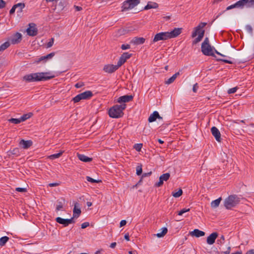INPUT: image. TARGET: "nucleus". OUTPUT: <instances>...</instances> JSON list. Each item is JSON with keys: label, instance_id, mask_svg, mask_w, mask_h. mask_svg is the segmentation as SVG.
I'll list each match as a JSON object with an SVG mask.
<instances>
[{"label": "nucleus", "instance_id": "obj_13", "mask_svg": "<svg viewBox=\"0 0 254 254\" xmlns=\"http://www.w3.org/2000/svg\"><path fill=\"white\" fill-rule=\"evenodd\" d=\"M236 8L243 9L244 7L249 8V0H240L236 3Z\"/></svg>", "mask_w": 254, "mask_h": 254}, {"label": "nucleus", "instance_id": "obj_39", "mask_svg": "<svg viewBox=\"0 0 254 254\" xmlns=\"http://www.w3.org/2000/svg\"><path fill=\"white\" fill-rule=\"evenodd\" d=\"M65 5V2L63 0H60V1L58 3V7L61 9L63 10Z\"/></svg>", "mask_w": 254, "mask_h": 254}, {"label": "nucleus", "instance_id": "obj_17", "mask_svg": "<svg viewBox=\"0 0 254 254\" xmlns=\"http://www.w3.org/2000/svg\"><path fill=\"white\" fill-rule=\"evenodd\" d=\"M133 99L132 95H126L120 97L117 100V102L119 103H127L131 101Z\"/></svg>", "mask_w": 254, "mask_h": 254}, {"label": "nucleus", "instance_id": "obj_20", "mask_svg": "<svg viewBox=\"0 0 254 254\" xmlns=\"http://www.w3.org/2000/svg\"><path fill=\"white\" fill-rule=\"evenodd\" d=\"M145 39L143 37H134L130 41L134 45H138L142 44L145 42Z\"/></svg>", "mask_w": 254, "mask_h": 254}, {"label": "nucleus", "instance_id": "obj_64", "mask_svg": "<svg viewBox=\"0 0 254 254\" xmlns=\"http://www.w3.org/2000/svg\"><path fill=\"white\" fill-rule=\"evenodd\" d=\"M246 254H254V250H250L248 251Z\"/></svg>", "mask_w": 254, "mask_h": 254}, {"label": "nucleus", "instance_id": "obj_2", "mask_svg": "<svg viewBox=\"0 0 254 254\" xmlns=\"http://www.w3.org/2000/svg\"><path fill=\"white\" fill-rule=\"evenodd\" d=\"M182 28H175L171 32H160L156 34L152 40V43H156L161 40H167L177 37L181 33Z\"/></svg>", "mask_w": 254, "mask_h": 254}, {"label": "nucleus", "instance_id": "obj_41", "mask_svg": "<svg viewBox=\"0 0 254 254\" xmlns=\"http://www.w3.org/2000/svg\"><path fill=\"white\" fill-rule=\"evenodd\" d=\"M23 5L20 4H14L11 9L10 10L9 13L10 14H13L14 13L15 9H16V6H21Z\"/></svg>", "mask_w": 254, "mask_h": 254}, {"label": "nucleus", "instance_id": "obj_6", "mask_svg": "<svg viewBox=\"0 0 254 254\" xmlns=\"http://www.w3.org/2000/svg\"><path fill=\"white\" fill-rule=\"evenodd\" d=\"M140 3V0H127L122 4V11H127L132 9Z\"/></svg>", "mask_w": 254, "mask_h": 254}, {"label": "nucleus", "instance_id": "obj_15", "mask_svg": "<svg viewBox=\"0 0 254 254\" xmlns=\"http://www.w3.org/2000/svg\"><path fill=\"white\" fill-rule=\"evenodd\" d=\"M211 132L215 139L218 142H221V134L218 129L215 127H213L211 128Z\"/></svg>", "mask_w": 254, "mask_h": 254}, {"label": "nucleus", "instance_id": "obj_11", "mask_svg": "<svg viewBox=\"0 0 254 254\" xmlns=\"http://www.w3.org/2000/svg\"><path fill=\"white\" fill-rule=\"evenodd\" d=\"M27 34L31 36H34L37 34V29L34 23H30L29 27L26 30Z\"/></svg>", "mask_w": 254, "mask_h": 254}, {"label": "nucleus", "instance_id": "obj_54", "mask_svg": "<svg viewBox=\"0 0 254 254\" xmlns=\"http://www.w3.org/2000/svg\"><path fill=\"white\" fill-rule=\"evenodd\" d=\"M233 8H236V6L235 3L233 4L228 6L226 8V10H229L232 9Z\"/></svg>", "mask_w": 254, "mask_h": 254}, {"label": "nucleus", "instance_id": "obj_57", "mask_svg": "<svg viewBox=\"0 0 254 254\" xmlns=\"http://www.w3.org/2000/svg\"><path fill=\"white\" fill-rule=\"evenodd\" d=\"M59 185H60V184L58 183H50L49 184V186H50L51 187H57Z\"/></svg>", "mask_w": 254, "mask_h": 254}, {"label": "nucleus", "instance_id": "obj_45", "mask_svg": "<svg viewBox=\"0 0 254 254\" xmlns=\"http://www.w3.org/2000/svg\"><path fill=\"white\" fill-rule=\"evenodd\" d=\"M81 100H82L81 96H80V94L76 95L75 97H74L72 100L74 101V103H77L79 102Z\"/></svg>", "mask_w": 254, "mask_h": 254}, {"label": "nucleus", "instance_id": "obj_19", "mask_svg": "<svg viewBox=\"0 0 254 254\" xmlns=\"http://www.w3.org/2000/svg\"><path fill=\"white\" fill-rule=\"evenodd\" d=\"M19 145L21 146L24 149H27L32 145V141L31 140H25L21 139L19 143Z\"/></svg>", "mask_w": 254, "mask_h": 254}, {"label": "nucleus", "instance_id": "obj_26", "mask_svg": "<svg viewBox=\"0 0 254 254\" xmlns=\"http://www.w3.org/2000/svg\"><path fill=\"white\" fill-rule=\"evenodd\" d=\"M180 74V72H177L175 74H174L172 77L169 78L168 79L165 81V83L166 84H170L172 83L177 77Z\"/></svg>", "mask_w": 254, "mask_h": 254}, {"label": "nucleus", "instance_id": "obj_40", "mask_svg": "<svg viewBox=\"0 0 254 254\" xmlns=\"http://www.w3.org/2000/svg\"><path fill=\"white\" fill-rule=\"evenodd\" d=\"M86 180L87 181L89 182H91V183H99V182H101V180H95L90 177H88L87 176L86 177Z\"/></svg>", "mask_w": 254, "mask_h": 254}, {"label": "nucleus", "instance_id": "obj_24", "mask_svg": "<svg viewBox=\"0 0 254 254\" xmlns=\"http://www.w3.org/2000/svg\"><path fill=\"white\" fill-rule=\"evenodd\" d=\"M190 234L192 236H195L196 237H199L204 236L205 233L198 229H194L193 231L190 232Z\"/></svg>", "mask_w": 254, "mask_h": 254}, {"label": "nucleus", "instance_id": "obj_30", "mask_svg": "<svg viewBox=\"0 0 254 254\" xmlns=\"http://www.w3.org/2000/svg\"><path fill=\"white\" fill-rule=\"evenodd\" d=\"M221 199V197H219L218 199L212 201L211 203V207L213 208H217L220 204Z\"/></svg>", "mask_w": 254, "mask_h": 254}, {"label": "nucleus", "instance_id": "obj_5", "mask_svg": "<svg viewBox=\"0 0 254 254\" xmlns=\"http://www.w3.org/2000/svg\"><path fill=\"white\" fill-rule=\"evenodd\" d=\"M201 52L205 56H214L212 48L209 44V40L208 37H206L201 44Z\"/></svg>", "mask_w": 254, "mask_h": 254}, {"label": "nucleus", "instance_id": "obj_28", "mask_svg": "<svg viewBox=\"0 0 254 254\" xmlns=\"http://www.w3.org/2000/svg\"><path fill=\"white\" fill-rule=\"evenodd\" d=\"M158 7V4L154 2L149 1L148 2L147 4L144 7V9L145 10H148L151 8H157Z\"/></svg>", "mask_w": 254, "mask_h": 254}, {"label": "nucleus", "instance_id": "obj_63", "mask_svg": "<svg viewBox=\"0 0 254 254\" xmlns=\"http://www.w3.org/2000/svg\"><path fill=\"white\" fill-rule=\"evenodd\" d=\"M74 8L76 9V11H80L82 10V7L80 6L74 5Z\"/></svg>", "mask_w": 254, "mask_h": 254}, {"label": "nucleus", "instance_id": "obj_34", "mask_svg": "<svg viewBox=\"0 0 254 254\" xmlns=\"http://www.w3.org/2000/svg\"><path fill=\"white\" fill-rule=\"evenodd\" d=\"M64 153V151H61L60 152L50 155L48 158L50 159H55L59 158Z\"/></svg>", "mask_w": 254, "mask_h": 254}, {"label": "nucleus", "instance_id": "obj_62", "mask_svg": "<svg viewBox=\"0 0 254 254\" xmlns=\"http://www.w3.org/2000/svg\"><path fill=\"white\" fill-rule=\"evenodd\" d=\"M181 210H182L183 213L184 214L185 212H187L190 211V208H183Z\"/></svg>", "mask_w": 254, "mask_h": 254}, {"label": "nucleus", "instance_id": "obj_29", "mask_svg": "<svg viewBox=\"0 0 254 254\" xmlns=\"http://www.w3.org/2000/svg\"><path fill=\"white\" fill-rule=\"evenodd\" d=\"M8 155L10 157L12 155L18 156L20 155L19 149L18 148H14L12 150L9 151L8 152Z\"/></svg>", "mask_w": 254, "mask_h": 254}, {"label": "nucleus", "instance_id": "obj_38", "mask_svg": "<svg viewBox=\"0 0 254 254\" xmlns=\"http://www.w3.org/2000/svg\"><path fill=\"white\" fill-rule=\"evenodd\" d=\"M8 121L11 123H13L14 124H18L21 122L20 118L19 119H14L11 118L8 120Z\"/></svg>", "mask_w": 254, "mask_h": 254}, {"label": "nucleus", "instance_id": "obj_10", "mask_svg": "<svg viewBox=\"0 0 254 254\" xmlns=\"http://www.w3.org/2000/svg\"><path fill=\"white\" fill-rule=\"evenodd\" d=\"M132 56L131 54L126 52L124 53L120 57L117 64L118 66L121 67L127 59H129Z\"/></svg>", "mask_w": 254, "mask_h": 254}, {"label": "nucleus", "instance_id": "obj_43", "mask_svg": "<svg viewBox=\"0 0 254 254\" xmlns=\"http://www.w3.org/2000/svg\"><path fill=\"white\" fill-rule=\"evenodd\" d=\"M225 242V238L223 235H221L219 239L217 240V243L218 244L222 245Z\"/></svg>", "mask_w": 254, "mask_h": 254}, {"label": "nucleus", "instance_id": "obj_33", "mask_svg": "<svg viewBox=\"0 0 254 254\" xmlns=\"http://www.w3.org/2000/svg\"><path fill=\"white\" fill-rule=\"evenodd\" d=\"M32 115H33V114L32 113H29L28 114L23 115L20 118L21 122H24L25 120L29 119L30 117H32Z\"/></svg>", "mask_w": 254, "mask_h": 254}, {"label": "nucleus", "instance_id": "obj_47", "mask_svg": "<svg viewBox=\"0 0 254 254\" xmlns=\"http://www.w3.org/2000/svg\"><path fill=\"white\" fill-rule=\"evenodd\" d=\"M54 39L53 38H51L50 40V41L47 43V48H49L51 47L54 44Z\"/></svg>", "mask_w": 254, "mask_h": 254}, {"label": "nucleus", "instance_id": "obj_46", "mask_svg": "<svg viewBox=\"0 0 254 254\" xmlns=\"http://www.w3.org/2000/svg\"><path fill=\"white\" fill-rule=\"evenodd\" d=\"M142 146V144L137 143V144H134V148L135 149V150L136 151H140Z\"/></svg>", "mask_w": 254, "mask_h": 254}, {"label": "nucleus", "instance_id": "obj_31", "mask_svg": "<svg viewBox=\"0 0 254 254\" xmlns=\"http://www.w3.org/2000/svg\"><path fill=\"white\" fill-rule=\"evenodd\" d=\"M55 55V53L53 52L51 53L46 56H42L39 59V60L37 61V63H39L42 61L45 60L49 59H51L52 57H53Z\"/></svg>", "mask_w": 254, "mask_h": 254}, {"label": "nucleus", "instance_id": "obj_35", "mask_svg": "<svg viewBox=\"0 0 254 254\" xmlns=\"http://www.w3.org/2000/svg\"><path fill=\"white\" fill-rule=\"evenodd\" d=\"M9 46H10V43L8 41L5 42V43H3L0 46V52L4 51L6 49H7L8 47H9Z\"/></svg>", "mask_w": 254, "mask_h": 254}, {"label": "nucleus", "instance_id": "obj_58", "mask_svg": "<svg viewBox=\"0 0 254 254\" xmlns=\"http://www.w3.org/2000/svg\"><path fill=\"white\" fill-rule=\"evenodd\" d=\"M220 61H222L225 63H228V64H233V62L231 61H229V60H225V59H220Z\"/></svg>", "mask_w": 254, "mask_h": 254}, {"label": "nucleus", "instance_id": "obj_36", "mask_svg": "<svg viewBox=\"0 0 254 254\" xmlns=\"http://www.w3.org/2000/svg\"><path fill=\"white\" fill-rule=\"evenodd\" d=\"M9 238L7 236H4L0 238V246H3L8 241Z\"/></svg>", "mask_w": 254, "mask_h": 254}, {"label": "nucleus", "instance_id": "obj_44", "mask_svg": "<svg viewBox=\"0 0 254 254\" xmlns=\"http://www.w3.org/2000/svg\"><path fill=\"white\" fill-rule=\"evenodd\" d=\"M136 174L138 176L142 174V172L141 165L137 166L136 168Z\"/></svg>", "mask_w": 254, "mask_h": 254}, {"label": "nucleus", "instance_id": "obj_49", "mask_svg": "<svg viewBox=\"0 0 254 254\" xmlns=\"http://www.w3.org/2000/svg\"><path fill=\"white\" fill-rule=\"evenodd\" d=\"M15 190L18 192H26L27 191V189L26 188H16L15 189Z\"/></svg>", "mask_w": 254, "mask_h": 254}, {"label": "nucleus", "instance_id": "obj_61", "mask_svg": "<svg viewBox=\"0 0 254 254\" xmlns=\"http://www.w3.org/2000/svg\"><path fill=\"white\" fill-rule=\"evenodd\" d=\"M83 84L82 83H77L75 85V86L78 88H80L82 86H83Z\"/></svg>", "mask_w": 254, "mask_h": 254}, {"label": "nucleus", "instance_id": "obj_14", "mask_svg": "<svg viewBox=\"0 0 254 254\" xmlns=\"http://www.w3.org/2000/svg\"><path fill=\"white\" fill-rule=\"evenodd\" d=\"M81 211L80 208V204L76 202L74 203V208L73 209V219L74 218H77L79 217L80 215L81 214Z\"/></svg>", "mask_w": 254, "mask_h": 254}, {"label": "nucleus", "instance_id": "obj_22", "mask_svg": "<svg viewBox=\"0 0 254 254\" xmlns=\"http://www.w3.org/2000/svg\"><path fill=\"white\" fill-rule=\"evenodd\" d=\"M57 202V204L56 205V211H58L64 208L65 200L64 198H62L61 199L58 200Z\"/></svg>", "mask_w": 254, "mask_h": 254}, {"label": "nucleus", "instance_id": "obj_23", "mask_svg": "<svg viewBox=\"0 0 254 254\" xmlns=\"http://www.w3.org/2000/svg\"><path fill=\"white\" fill-rule=\"evenodd\" d=\"M82 99H88L93 96V94L90 91H86L80 94Z\"/></svg>", "mask_w": 254, "mask_h": 254}, {"label": "nucleus", "instance_id": "obj_9", "mask_svg": "<svg viewBox=\"0 0 254 254\" xmlns=\"http://www.w3.org/2000/svg\"><path fill=\"white\" fill-rule=\"evenodd\" d=\"M119 66L118 65H114L111 64H108L104 65L103 67V70L108 73H112L116 71Z\"/></svg>", "mask_w": 254, "mask_h": 254}, {"label": "nucleus", "instance_id": "obj_1", "mask_svg": "<svg viewBox=\"0 0 254 254\" xmlns=\"http://www.w3.org/2000/svg\"><path fill=\"white\" fill-rule=\"evenodd\" d=\"M50 72H37L25 75L23 77V80L27 82L45 81L55 77L54 75H50Z\"/></svg>", "mask_w": 254, "mask_h": 254}, {"label": "nucleus", "instance_id": "obj_55", "mask_svg": "<svg viewBox=\"0 0 254 254\" xmlns=\"http://www.w3.org/2000/svg\"><path fill=\"white\" fill-rule=\"evenodd\" d=\"M5 6V2L3 0H0V8H2Z\"/></svg>", "mask_w": 254, "mask_h": 254}, {"label": "nucleus", "instance_id": "obj_3", "mask_svg": "<svg viewBox=\"0 0 254 254\" xmlns=\"http://www.w3.org/2000/svg\"><path fill=\"white\" fill-rule=\"evenodd\" d=\"M126 108L125 104H122L120 105H116L111 108L109 110V115L113 118H119L124 115L123 110Z\"/></svg>", "mask_w": 254, "mask_h": 254}, {"label": "nucleus", "instance_id": "obj_59", "mask_svg": "<svg viewBox=\"0 0 254 254\" xmlns=\"http://www.w3.org/2000/svg\"><path fill=\"white\" fill-rule=\"evenodd\" d=\"M127 224V221L125 220H123L120 222V227H123Z\"/></svg>", "mask_w": 254, "mask_h": 254}, {"label": "nucleus", "instance_id": "obj_32", "mask_svg": "<svg viewBox=\"0 0 254 254\" xmlns=\"http://www.w3.org/2000/svg\"><path fill=\"white\" fill-rule=\"evenodd\" d=\"M167 231H168L167 228L164 227V228H162L161 232L158 233L157 234H156L155 235L158 238H161V237H163L164 236H165L167 234Z\"/></svg>", "mask_w": 254, "mask_h": 254}, {"label": "nucleus", "instance_id": "obj_48", "mask_svg": "<svg viewBox=\"0 0 254 254\" xmlns=\"http://www.w3.org/2000/svg\"><path fill=\"white\" fill-rule=\"evenodd\" d=\"M238 89L237 87H235L232 88H230L228 90V94H232L235 93Z\"/></svg>", "mask_w": 254, "mask_h": 254}, {"label": "nucleus", "instance_id": "obj_4", "mask_svg": "<svg viewBox=\"0 0 254 254\" xmlns=\"http://www.w3.org/2000/svg\"><path fill=\"white\" fill-rule=\"evenodd\" d=\"M240 201V198L237 195H230L225 199L224 205L226 209H231L238 205Z\"/></svg>", "mask_w": 254, "mask_h": 254}, {"label": "nucleus", "instance_id": "obj_42", "mask_svg": "<svg viewBox=\"0 0 254 254\" xmlns=\"http://www.w3.org/2000/svg\"><path fill=\"white\" fill-rule=\"evenodd\" d=\"M17 4H20L23 5L21 6H16V9H17V12H21L22 11L23 9L25 7V5L24 3H22V2L18 3Z\"/></svg>", "mask_w": 254, "mask_h": 254}, {"label": "nucleus", "instance_id": "obj_60", "mask_svg": "<svg viewBox=\"0 0 254 254\" xmlns=\"http://www.w3.org/2000/svg\"><path fill=\"white\" fill-rule=\"evenodd\" d=\"M151 174H152L151 172H150L147 173H144L142 176V178L147 177V176H149L151 175Z\"/></svg>", "mask_w": 254, "mask_h": 254}, {"label": "nucleus", "instance_id": "obj_52", "mask_svg": "<svg viewBox=\"0 0 254 254\" xmlns=\"http://www.w3.org/2000/svg\"><path fill=\"white\" fill-rule=\"evenodd\" d=\"M199 86L197 83H195L193 85L192 88V91L193 92L196 93L197 91Z\"/></svg>", "mask_w": 254, "mask_h": 254}, {"label": "nucleus", "instance_id": "obj_8", "mask_svg": "<svg viewBox=\"0 0 254 254\" xmlns=\"http://www.w3.org/2000/svg\"><path fill=\"white\" fill-rule=\"evenodd\" d=\"M56 221L59 224H63L64 227L67 226L69 224L74 223V221L73 220V218H71L70 219H64L58 217L56 218Z\"/></svg>", "mask_w": 254, "mask_h": 254}, {"label": "nucleus", "instance_id": "obj_18", "mask_svg": "<svg viewBox=\"0 0 254 254\" xmlns=\"http://www.w3.org/2000/svg\"><path fill=\"white\" fill-rule=\"evenodd\" d=\"M22 39V35L20 33H16L11 38V44H16L19 43Z\"/></svg>", "mask_w": 254, "mask_h": 254}, {"label": "nucleus", "instance_id": "obj_51", "mask_svg": "<svg viewBox=\"0 0 254 254\" xmlns=\"http://www.w3.org/2000/svg\"><path fill=\"white\" fill-rule=\"evenodd\" d=\"M130 48V45H128V44H127V45L123 44L121 46V49L123 50H125L129 49Z\"/></svg>", "mask_w": 254, "mask_h": 254}, {"label": "nucleus", "instance_id": "obj_16", "mask_svg": "<svg viewBox=\"0 0 254 254\" xmlns=\"http://www.w3.org/2000/svg\"><path fill=\"white\" fill-rule=\"evenodd\" d=\"M218 237V233L217 232H213L211 233L207 238L206 242L208 245H211L215 243L216 239Z\"/></svg>", "mask_w": 254, "mask_h": 254}, {"label": "nucleus", "instance_id": "obj_37", "mask_svg": "<svg viewBox=\"0 0 254 254\" xmlns=\"http://www.w3.org/2000/svg\"><path fill=\"white\" fill-rule=\"evenodd\" d=\"M182 194L183 190H182V189H179V190L177 192H172V195L176 198L180 197L182 195Z\"/></svg>", "mask_w": 254, "mask_h": 254}, {"label": "nucleus", "instance_id": "obj_50", "mask_svg": "<svg viewBox=\"0 0 254 254\" xmlns=\"http://www.w3.org/2000/svg\"><path fill=\"white\" fill-rule=\"evenodd\" d=\"M246 29L249 33L251 34L253 33V28L251 25H246Z\"/></svg>", "mask_w": 254, "mask_h": 254}, {"label": "nucleus", "instance_id": "obj_25", "mask_svg": "<svg viewBox=\"0 0 254 254\" xmlns=\"http://www.w3.org/2000/svg\"><path fill=\"white\" fill-rule=\"evenodd\" d=\"M77 157H78V158L80 160V161H82L83 162H90L92 160V158H89L86 156H85V155H83V154H77Z\"/></svg>", "mask_w": 254, "mask_h": 254}, {"label": "nucleus", "instance_id": "obj_7", "mask_svg": "<svg viewBox=\"0 0 254 254\" xmlns=\"http://www.w3.org/2000/svg\"><path fill=\"white\" fill-rule=\"evenodd\" d=\"M207 23L206 22H201L199 24L194 28V30L192 33L191 37L194 38L197 35H198L200 33H201V31H203V28L206 25Z\"/></svg>", "mask_w": 254, "mask_h": 254}, {"label": "nucleus", "instance_id": "obj_21", "mask_svg": "<svg viewBox=\"0 0 254 254\" xmlns=\"http://www.w3.org/2000/svg\"><path fill=\"white\" fill-rule=\"evenodd\" d=\"M157 119H162V118L160 116L158 112L154 111L149 116V117L148 118V121L150 123H152V122L155 121Z\"/></svg>", "mask_w": 254, "mask_h": 254}, {"label": "nucleus", "instance_id": "obj_12", "mask_svg": "<svg viewBox=\"0 0 254 254\" xmlns=\"http://www.w3.org/2000/svg\"><path fill=\"white\" fill-rule=\"evenodd\" d=\"M170 175L169 173H167L161 175L159 177V181L155 184L156 187H160L163 184L164 181H167L170 178Z\"/></svg>", "mask_w": 254, "mask_h": 254}, {"label": "nucleus", "instance_id": "obj_27", "mask_svg": "<svg viewBox=\"0 0 254 254\" xmlns=\"http://www.w3.org/2000/svg\"><path fill=\"white\" fill-rule=\"evenodd\" d=\"M204 30L201 31V33H200V34L198 35V37L192 41V44L195 45L201 41L204 36Z\"/></svg>", "mask_w": 254, "mask_h": 254}, {"label": "nucleus", "instance_id": "obj_53", "mask_svg": "<svg viewBox=\"0 0 254 254\" xmlns=\"http://www.w3.org/2000/svg\"><path fill=\"white\" fill-rule=\"evenodd\" d=\"M89 226V223L87 222L83 223L81 225L82 229H85Z\"/></svg>", "mask_w": 254, "mask_h": 254}, {"label": "nucleus", "instance_id": "obj_56", "mask_svg": "<svg viewBox=\"0 0 254 254\" xmlns=\"http://www.w3.org/2000/svg\"><path fill=\"white\" fill-rule=\"evenodd\" d=\"M249 8L254 7V0H249Z\"/></svg>", "mask_w": 254, "mask_h": 254}]
</instances>
